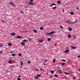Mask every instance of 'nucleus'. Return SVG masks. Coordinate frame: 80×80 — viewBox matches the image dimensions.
Segmentation results:
<instances>
[{
	"mask_svg": "<svg viewBox=\"0 0 80 80\" xmlns=\"http://www.w3.org/2000/svg\"><path fill=\"white\" fill-rule=\"evenodd\" d=\"M65 63H63L62 64V65H65Z\"/></svg>",
	"mask_w": 80,
	"mask_h": 80,
	"instance_id": "nucleus-36",
	"label": "nucleus"
},
{
	"mask_svg": "<svg viewBox=\"0 0 80 80\" xmlns=\"http://www.w3.org/2000/svg\"><path fill=\"white\" fill-rule=\"evenodd\" d=\"M40 70H42V69H40Z\"/></svg>",
	"mask_w": 80,
	"mask_h": 80,
	"instance_id": "nucleus-56",
	"label": "nucleus"
},
{
	"mask_svg": "<svg viewBox=\"0 0 80 80\" xmlns=\"http://www.w3.org/2000/svg\"><path fill=\"white\" fill-rule=\"evenodd\" d=\"M35 78H36V79H38V77H34Z\"/></svg>",
	"mask_w": 80,
	"mask_h": 80,
	"instance_id": "nucleus-27",
	"label": "nucleus"
},
{
	"mask_svg": "<svg viewBox=\"0 0 80 80\" xmlns=\"http://www.w3.org/2000/svg\"><path fill=\"white\" fill-rule=\"evenodd\" d=\"M21 44L23 46H24V45H25V42H21Z\"/></svg>",
	"mask_w": 80,
	"mask_h": 80,
	"instance_id": "nucleus-3",
	"label": "nucleus"
},
{
	"mask_svg": "<svg viewBox=\"0 0 80 80\" xmlns=\"http://www.w3.org/2000/svg\"><path fill=\"white\" fill-rule=\"evenodd\" d=\"M57 45V44H55V45Z\"/></svg>",
	"mask_w": 80,
	"mask_h": 80,
	"instance_id": "nucleus-55",
	"label": "nucleus"
},
{
	"mask_svg": "<svg viewBox=\"0 0 80 80\" xmlns=\"http://www.w3.org/2000/svg\"><path fill=\"white\" fill-rule=\"evenodd\" d=\"M25 33H28V31L25 32Z\"/></svg>",
	"mask_w": 80,
	"mask_h": 80,
	"instance_id": "nucleus-48",
	"label": "nucleus"
},
{
	"mask_svg": "<svg viewBox=\"0 0 80 80\" xmlns=\"http://www.w3.org/2000/svg\"><path fill=\"white\" fill-rule=\"evenodd\" d=\"M63 12H65V11H64V9H63L62 10Z\"/></svg>",
	"mask_w": 80,
	"mask_h": 80,
	"instance_id": "nucleus-45",
	"label": "nucleus"
},
{
	"mask_svg": "<svg viewBox=\"0 0 80 80\" xmlns=\"http://www.w3.org/2000/svg\"><path fill=\"white\" fill-rule=\"evenodd\" d=\"M10 53H13V52H12V51H11V52H10Z\"/></svg>",
	"mask_w": 80,
	"mask_h": 80,
	"instance_id": "nucleus-39",
	"label": "nucleus"
},
{
	"mask_svg": "<svg viewBox=\"0 0 80 80\" xmlns=\"http://www.w3.org/2000/svg\"><path fill=\"white\" fill-rule=\"evenodd\" d=\"M58 4H60L61 3V1H58Z\"/></svg>",
	"mask_w": 80,
	"mask_h": 80,
	"instance_id": "nucleus-8",
	"label": "nucleus"
},
{
	"mask_svg": "<svg viewBox=\"0 0 80 80\" xmlns=\"http://www.w3.org/2000/svg\"><path fill=\"white\" fill-rule=\"evenodd\" d=\"M18 55H19V56H22V54H19Z\"/></svg>",
	"mask_w": 80,
	"mask_h": 80,
	"instance_id": "nucleus-37",
	"label": "nucleus"
},
{
	"mask_svg": "<svg viewBox=\"0 0 80 80\" xmlns=\"http://www.w3.org/2000/svg\"><path fill=\"white\" fill-rule=\"evenodd\" d=\"M69 52V50L68 49L65 51V52H67V53H68V52Z\"/></svg>",
	"mask_w": 80,
	"mask_h": 80,
	"instance_id": "nucleus-12",
	"label": "nucleus"
},
{
	"mask_svg": "<svg viewBox=\"0 0 80 80\" xmlns=\"http://www.w3.org/2000/svg\"><path fill=\"white\" fill-rule=\"evenodd\" d=\"M27 42V40L25 39L22 41V42Z\"/></svg>",
	"mask_w": 80,
	"mask_h": 80,
	"instance_id": "nucleus-16",
	"label": "nucleus"
},
{
	"mask_svg": "<svg viewBox=\"0 0 80 80\" xmlns=\"http://www.w3.org/2000/svg\"><path fill=\"white\" fill-rule=\"evenodd\" d=\"M78 58H80V55L78 56Z\"/></svg>",
	"mask_w": 80,
	"mask_h": 80,
	"instance_id": "nucleus-42",
	"label": "nucleus"
},
{
	"mask_svg": "<svg viewBox=\"0 0 80 80\" xmlns=\"http://www.w3.org/2000/svg\"><path fill=\"white\" fill-rule=\"evenodd\" d=\"M51 40V39L50 38H48V41H50Z\"/></svg>",
	"mask_w": 80,
	"mask_h": 80,
	"instance_id": "nucleus-34",
	"label": "nucleus"
},
{
	"mask_svg": "<svg viewBox=\"0 0 80 80\" xmlns=\"http://www.w3.org/2000/svg\"><path fill=\"white\" fill-rule=\"evenodd\" d=\"M53 5H56L55 3H53L52 4V5H50V7H52V6Z\"/></svg>",
	"mask_w": 80,
	"mask_h": 80,
	"instance_id": "nucleus-5",
	"label": "nucleus"
},
{
	"mask_svg": "<svg viewBox=\"0 0 80 80\" xmlns=\"http://www.w3.org/2000/svg\"><path fill=\"white\" fill-rule=\"evenodd\" d=\"M55 33V32L52 31V32H51L49 33H45V35H46L47 36H48L49 35H52V34H53V33Z\"/></svg>",
	"mask_w": 80,
	"mask_h": 80,
	"instance_id": "nucleus-1",
	"label": "nucleus"
},
{
	"mask_svg": "<svg viewBox=\"0 0 80 80\" xmlns=\"http://www.w3.org/2000/svg\"><path fill=\"white\" fill-rule=\"evenodd\" d=\"M53 9H55V8H57V7H54L52 8Z\"/></svg>",
	"mask_w": 80,
	"mask_h": 80,
	"instance_id": "nucleus-29",
	"label": "nucleus"
},
{
	"mask_svg": "<svg viewBox=\"0 0 80 80\" xmlns=\"http://www.w3.org/2000/svg\"><path fill=\"white\" fill-rule=\"evenodd\" d=\"M55 61H56V59H54L53 60V63H55Z\"/></svg>",
	"mask_w": 80,
	"mask_h": 80,
	"instance_id": "nucleus-13",
	"label": "nucleus"
},
{
	"mask_svg": "<svg viewBox=\"0 0 80 80\" xmlns=\"http://www.w3.org/2000/svg\"><path fill=\"white\" fill-rule=\"evenodd\" d=\"M15 35V33H12L11 34V35L12 36V35Z\"/></svg>",
	"mask_w": 80,
	"mask_h": 80,
	"instance_id": "nucleus-6",
	"label": "nucleus"
},
{
	"mask_svg": "<svg viewBox=\"0 0 80 80\" xmlns=\"http://www.w3.org/2000/svg\"><path fill=\"white\" fill-rule=\"evenodd\" d=\"M73 79H75V77H74V78H73Z\"/></svg>",
	"mask_w": 80,
	"mask_h": 80,
	"instance_id": "nucleus-53",
	"label": "nucleus"
},
{
	"mask_svg": "<svg viewBox=\"0 0 80 80\" xmlns=\"http://www.w3.org/2000/svg\"><path fill=\"white\" fill-rule=\"evenodd\" d=\"M0 53H3V52H2V51H0Z\"/></svg>",
	"mask_w": 80,
	"mask_h": 80,
	"instance_id": "nucleus-41",
	"label": "nucleus"
},
{
	"mask_svg": "<svg viewBox=\"0 0 80 80\" xmlns=\"http://www.w3.org/2000/svg\"><path fill=\"white\" fill-rule=\"evenodd\" d=\"M38 77H40V76H41V75L39 74V75H38Z\"/></svg>",
	"mask_w": 80,
	"mask_h": 80,
	"instance_id": "nucleus-43",
	"label": "nucleus"
},
{
	"mask_svg": "<svg viewBox=\"0 0 80 80\" xmlns=\"http://www.w3.org/2000/svg\"><path fill=\"white\" fill-rule=\"evenodd\" d=\"M2 22H5V21H3V20H2Z\"/></svg>",
	"mask_w": 80,
	"mask_h": 80,
	"instance_id": "nucleus-54",
	"label": "nucleus"
},
{
	"mask_svg": "<svg viewBox=\"0 0 80 80\" xmlns=\"http://www.w3.org/2000/svg\"><path fill=\"white\" fill-rule=\"evenodd\" d=\"M17 80H21V78H18L17 79Z\"/></svg>",
	"mask_w": 80,
	"mask_h": 80,
	"instance_id": "nucleus-30",
	"label": "nucleus"
},
{
	"mask_svg": "<svg viewBox=\"0 0 80 80\" xmlns=\"http://www.w3.org/2000/svg\"><path fill=\"white\" fill-rule=\"evenodd\" d=\"M71 48H73V49H75V48H76V47H75L72 46H71Z\"/></svg>",
	"mask_w": 80,
	"mask_h": 80,
	"instance_id": "nucleus-10",
	"label": "nucleus"
},
{
	"mask_svg": "<svg viewBox=\"0 0 80 80\" xmlns=\"http://www.w3.org/2000/svg\"><path fill=\"white\" fill-rule=\"evenodd\" d=\"M28 63L29 64H30V63H31V62H30V61H28Z\"/></svg>",
	"mask_w": 80,
	"mask_h": 80,
	"instance_id": "nucleus-20",
	"label": "nucleus"
},
{
	"mask_svg": "<svg viewBox=\"0 0 80 80\" xmlns=\"http://www.w3.org/2000/svg\"><path fill=\"white\" fill-rule=\"evenodd\" d=\"M76 9H77V10H79V8H78V7H77L76 8Z\"/></svg>",
	"mask_w": 80,
	"mask_h": 80,
	"instance_id": "nucleus-38",
	"label": "nucleus"
},
{
	"mask_svg": "<svg viewBox=\"0 0 80 80\" xmlns=\"http://www.w3.org/2000/svg\"><path fill=\"white\" fill-rule=\"evenodd\" d=\"M32 40H33V38H29V41H30V42H31V41H32Z\"/></svg>",
	"mask_w": 80,
	"mask_h": 80,
	"instance_id": "nucleus-11",
	"label": "nucleus"
},
{
	"mask_svg": "<svg viewBox=\"0 0 80 80\" xmlns=\"http://www.w3.org/2000/svg\"><path fill=\"white\" fill-rule=\"evenodd\" d=\"M51 73L53 74L54 73V71L53 70L51 71Z\"/></svg>",
	"mask_w": 80,
	"mask_h": 80,
	"instance_id": "nucleus-26",
	"label": "nucleus"
},
{
	"mask_svg": "<svg viewBox=\"0 0 80 80\" xmlns=\"http://www.w3.org/2000/svg\"><path fill=\"white\" fill-rule=\"evenodd\" d=\"M36 71H38V69H36Z\"/></svg>",
	"mask_w": 80,
	"mask_h": 80,
	"instance_id": "nucleus-44",
	"label": "nucleus"
},
{
	"mask_svg": "<svg viewBox=\"0 0 80 80\" xmlns=\"http://www.w3.org/2000/svg\"><path fill=\"white\" fill-rule=\"evenodd\" d=\"M45 62H47V60H45Z\"/></svg>",
	"mask_w": 80,
	"mask_h": 80,
	"instance_id": "nucleus-51",
	"label": "nucleus"
},
{
	"mask_svg": "<svg viewBox=\"0 0 80 80\" xmlns=\"http://www.w3.org/2000/svg\"><path fill=\"white\" fill-rule=\"evenodd\" d=\"M77 20H76V21L74 22V23H76V22H77Z\"/></svg>",
	"mask_w": 80,
	"mask_h": 80,
	"instance_id": "nucleus-40",
	"label": "nucleus"
},
{
	"mask_svg": "<svg viewBox=\"0 0 80 80\" xmlns=\"http://www.w3.org/2000/svg\"><path fill=\"white\" fill-rule=\"evenodd\" d=\"M60 65H62V63H60Z\"/></svg>",
	"mask_w": 80,
	"mask_h": 80,
	"instance_id": "nucleus-52",
	"label": "nucleus"
},
{
	"mask_svg": "<svg viewBox=\"0 0 80 80\" xmlns=\"http://www.w3.org/2000/svg\"><path fill=\"white\" fill-rule=\"evenodd\" d=\"M21 66H22V65H23V62H22V61L21 62Z\"/></svg>",
	"mask_w": 80,
	"mask_h": 80,
	"instance_id": "nucleus-21",
	"label": "nucleus"
},
{
	"mask_svg": "<svg viewBox=\"0 0 80 80\" xmlns=\"http://www.w3.org/2000/svg\"><path fill=\"white\" fill-rule=\"evenodd\" d=\"M50 78H52V77H50Z\"/></svg>",
	"mask_w": 80,
	"mask_h": 80,
	"instance_id": "nucleus-57",
	"label": "nucleus"
},
{
	"mask_svg": "<svg viewBox=\"0 0 80 80\" xmlns=\"http://www.w3.org/2000/svg\"><path fill=\"white\" fill-rule=\"evenodd\" d=\"M28 4L29 5H35L34 3H32L31 2H28Z\"/></svg>",
	"mask_w": 80,
	"mask_h": 80,
	"instance_id": "nucleus-2",
	"label": "nucleus"
},
{
	"mask_svg": "<svg viewBox=\"0 0 80 80\" xmlns=\"http://www.w3.org/2000/svg\"><path fill=\"white\" fill-rule=\"evenodd\" d=\"M9 4H12V6H14V4H13V3H12V2L10 3Z\"/></svg>",
	"mask_w": 80,
	"mask_h": 80,
	"instance_id": "nucleus-19",
	"label": "nucleus"
},
{
	"mask_svg": "<svg viewBox=\"0 0 80 80\" xmlns=\"http://www.w3.org/2000/svg\"><path fill=\"white\" fill-rule=\"evenodd\" d=\"M35 33H37V31L36 30H33Z\"/></svg>",
	"mask_w": 80,
	"mask_h": 80,
	"instance_id": "nucleus-24",
	"label": "nucleus"
},
{
	"mask_svg": "<svg viewBox=\"0 0 80 80\" xmlns=\"http://www.w3.org/2000/svg\"><path fill=\"white\" fill-rule=\"evenodd\" d=\"M69 31H72V29L71 28H69Z\"/></svg>",
	"mask_w": 80,
	"mask_h": 80,
	"instance_id": "nucleus-18",
	"label": "nucleus"
},
{
	"mask_svg": "<svg viewBox=\"0 0 80 80\" xmlns=\"http://www.w3.org/2000/svg\"><path fill=\"white\" fill-rule=\"evenodd\" d=\"M8 46L11 47V46H12V44L11 43H9V44H8Z\"/></svg>",
	"mask_w": 80,
	"mask_h": 80,
	"instance_id": "nucleus-7",
	"label": "nucleus"
},
{
	"mask_svg": "<svg viewBox=\"0 0 80 80\" xmlns=\"http://www.w3.org/2000/svg\"><path fill=\"white\" fill-rule=\"evenodd\" d=\"M64 73L65 74H67V75H69V74H70L69 73H67L66 72H64Z\"/></svg>",
	"mask_w": 80,
	"mask_h": 80,
	"instance_id": "nucleus-28",
	"label": "nucleus"
},
{
	"mask_svg": "<svg viewBox=\"0 0 80 80\" xmlns=\"http://www.w3.org/2000/svg\"><path fill=\"white\" fill-rule=\"evenodd\" d=\"M33 0H30V2H33Z\"/></svg>",
	"mask_w": 80,
	"mask_h": 80,
	"instance_id": "nucleus-47",
	"label": "nucleus"
},
{
	"mask_svg": "<svg viewBox=\"0 0 80 80\" xmlns=\"http://www.w3.org/2000/svg\"><path fill=\"white\" fill-rule=\"evenodd\" d=\"M15 54H12V57H14V56H15Z\"/></svg>",
	"mask_w": 80,
	"mask_h": 80,
	"instance_id": "nucleus-25",
	"label": "nucleus"
},
{
	"mask_svg": "<svg viewBox=\"0 0 80 80\" xmlns=\"http://www.w3.org/2000/svg\"><path fill=\"white\" fill-rule=\"evenodd\" d=\"M62 61H63L64 62H66V61H65V60L64 59H62Z\"/></svg>",
	"mask_w": 80,
	"mask_h": 80,
	"instance_id": "nucleus-31",
	"label": "nucleus"
},
{
	"mask_svg": "<svg viewBox=\"0 0 80 80\" xmlns=\"http://www.w3.org/2000/svg\"><path fill=\"white\" fill-rule=\"evenodd\" d=\"M78 70H79V72H80V69H78Z\"/></svg>",
	"mask_w": 80,
	"mask_h": 80,
	"instance_id": "nucleus-50",
	"label": "nucleus"
},
{
	"mask_svg": "<svg viewBox=\"0 0 80 80\" xmlns=\"http://www.w3.org/2000/svg\"><path fill=\"white\" fill-rule=\"evenodd\" d=\"M40 30H43V27H41L40 28Z\"/></svg>",
	"mask_w": 80,
	"mask_h": 80,
	"instance_id": "nucleus-9",
	"label": "nucleus"
},
{
	"mask_svg": "<svg viewBox=\"0 0 80 80\" xmlns=\"http://www.w3.org/2000/svg\"><path fill=\"white\" fill-rule=\"evenodd\" d=\"M21 13H23V12L21 11Z\"/></svg>",
	"mask_w": 80,
	"mask_h": 80,
	"instance_id": "nucleus-49",
	"label": "nucleus"
},
{
	"mask_svg": "<svg viewBox=\"0 0 80 80\" xmlns=\"http://www.w3.org/2000/svg\"><path fill=\"white\" fill-rule=\"evenodd\" d=\"M54 77H58V76L57 75H55Z\"/></svg>",
	"mask_w": 80,
	"mask_h": 80,
	"instance_id": "nucleus-32",
	"label": "nucleus"
},
{
	"mask_svg": "<svg viewBox=\"0 0 80 80\" xmlns=\"http://www.w3.org/2000/svg\"><path fill=\"white\" fill-rule=\"evenodd\" d=\"M60 28H63V26H60Z\"/></svg>",
	"mask_w": 80,
	"mask_h": 80,
	"instance_id": "nucleus-33",
	"label": "nucleus"
},
{
	"mask_svg": "<svg viewBox=\"0 0 80 80\" xmlns=\"http://www.w3.org/2000/svg\"><path fill=\"white\" fill-rule=\"evenodd\" d=\"M0 47H3V45H0Z\"/></svg>",
	"mask_w": 80,
	"mask_h": 80,
	"instance_id": "nucleus-35",
	"label": "nucleus"
},
{
	"mask_svg": "<svg viewBox=\"0 0 80 80\" xmlns=\"http://www.w3.org/2000/svg\"><path fill=\"white\" fill-rule=\"evenodd\" d=\"M38 42H40L41 43L42 42H43V40H38Z\"/></svg>",
	"mask_w": 80,
	"mask_h": 80,
	"instance_id": "nucleus-14",
	"label": "nucleus"
},
{
	"mask_svg": "<svg viewBox=\"0 0 80 80\" xmlns=\"http://www.w3.org/2000/svg\"><path fill=\"white\" fill-rule=\"evenodd\" d=\"M71 37H72V36H71V35H69L68 36V38H70Z\"/></svg>",
	"mask_w": 80,
	"mask_h": 80,
	"instance_id": "nucleus-22",
	"label": "nucleus"
},
{
	"mask_svg": "<svg viewBox=\"0 0 80 80\" xmlns=\"http://www.w3.org/2000/svg\"><path fill=\"white\" fill-rule=\"evenodd\" d=\"M22 38V37L20 36H17V38Z\"/></svg>",
	"mask_w": 80,
	"mask_h": 80,
	"instance_id": "nucleus-4",
	"label": "nucleus"
},
{
	"mask_svg": "<svg viewBox=\"0 0 80 80\" xmlns=\"http://www.w3.org/2000/svg\"><path fill=\"white\" fill-rule=\"evenodd\" d=\"M18 77L20 78V77H21V76L19 75Z\"/></svg>",
	"mask_w": 80,
	"mask_h": 80,
	"instance_id": "nucleus-46",
	"label": "nucleus"
},
{
	"mask_svg": "<svg viewBox=\"0 0 80 80\" xmlns=\"http://www.w3.org/2000/svg\"><path fill=\"white\" fill-rule=\"evenodd\" d=\"M8 62L9 63H10V64H11V63H12V61H9Z\"/></svg>",
	"mask_w": 80,
	"mask_h": 80,
	"instance_id": "nucleus-15",
	"label": "nucleus"
},
{
	"mask_svg": "<svg viewBox=\"0 0 80 80\" xmlns=\"http://www.w3.org/2000/svg\"><path fill=\"white\" fill-rule=\"evenodd\" d=\"M58 72H59V73H62V71H60V70H58Z\"/></svg>",
	"mask_w": 80,
	"mask_h": 80,
	"instance_id": "nucleus-23",
	"label": "nucleus"
},
{
	"mask_svg": "<svg viewBox=\"0 0 80 80\" xmlns=\"http://www.w3.org/2000/svg\"><path fill=\"white\" fill-rule=\"evenodd\" d=\"M70 14L71 15H74V13H73V12H71Z\"/></svg>",
	"mask_w": 80,
	"mask_h": 80,
	"instance_id": "nucleus-17",
	"label": "nucleus"
}]
</instances>
